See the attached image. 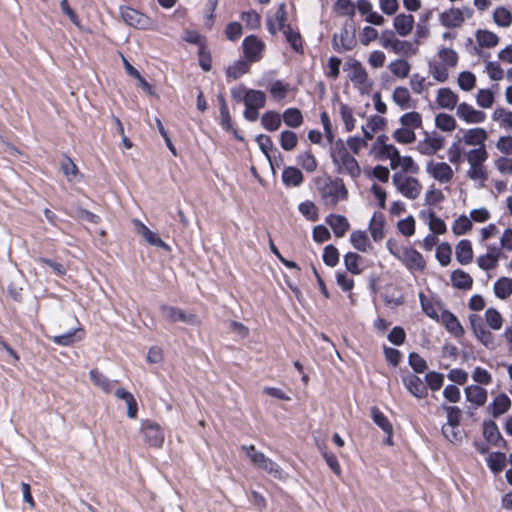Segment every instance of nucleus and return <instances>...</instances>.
<instances>
[{
    "label": "nucleus",
    "instance_id": "obj_1",
    "mask_svg": "<svg viewBox=\"0 0 512 512\" xmlns=\"http://www.w3.org/2000/svg\"><path fill=\"white\" fill-rule=\"evenodd\" d=\"M459 62V54L451 47L440 46L428 61V73L438 83H446Z\"/></svg>",
    "mask_w": 512,
    "mask_h": 512
},
{
    "label": "nucleus",
    "instance_id": "obj_2",
    "mask_svg": "<svg viewBox=\"0 0 512 512\" xmlns=\"http://www.w3.org/2000/svg\"><path fill=\"white\" fill-rule=\"evenodd\" d=\"M330 155L332 162L339 174L347 175L356 179L361 175V168L358 161L350 153L342 139L331 143Z\"/></svg>",
    "mask_w": 512,
    "mask_h": 512
},
{
    "label": "nucleus",
    "instance_id": "obj_3",
    "mask_svg": "<svg viewBox=\"0 0 512 512\" xmlns=\"http://www.w3.org/2000/svg\"><path fill=\"white\" fill-rule=\"evenodd\" d=\"M232 98L245 105L244 117L250 122L258 119V111L266 104V95L260 90L248 89L241 85L231 90Z\"/></svg>",
    "mask_w": 512,
    "mask_h": 512
},
{
    "label": "nucleus",
    "instance_id": "obj_4",
    "mask_svg": "<svg viewBox=\"0 0 512 512\" xmlns=\"http://www.w3.org/2000/svg\"><path fill=\"white\" fill-rule=\"evenodd\" d=\"M387 250L410 271H423L426 261L422 254L410 246L403 245L399 240L389 238Z\"/></svg>",
    "mask_w": 512,
    "mask_h": 512
},
{
    "label": "nucleus",
    "instance_id": "obj_5",
    "mask_svg": "<svg viewBox=\"0 0 512 512\" xmlns=\"http://www.w3.org/2000/svg\"><path fill=\"white\" fill-rule=\"evenodd\" d=\"M465 159L468 163L466 176L480 187H484L488 179V172L485 167V162L488 159L487 149H471L465 153Z\"/></svg>",
    "mask_w": 512,
    "mask_h": 512
},
{
    "label": "nucleus",
    "instance_id": "obj_6",
    "mask_svg": "<svg viewBox=\"0 0 512 512\" xmlns=\"http://www.w3.org/2000/svg\"><path fill=\"white\" fill-rule=\"evenodd\" d=\"M318 190L325 205L336 206L341 200H346L348 191L342 180L325 178L318 182Z\"/></svg>",
    "mask_w": 512,
    "mask_h": 512
},
{
    "label": "nucleus",
    "instance_id": "obj_7",
    "mask_svg": "<svg viewBox=\"0 0 512 512\" xmlns=\"http://www.w3.org/2000/svg\"><path fill=\"white\" fill-rule=\"evenodd\" d=\"M241 449L245 452L250 462L258 469L264 470L273 477L284 478L282 469L272 459L266 457L264 453L258 451L254 445H243Z\"/></svg>",
    "mask_w": 512,
    "mask_h": 512
},
{
    "label": "nucleus",
    "instance_id": "obj_8",
    "mask_svg": "<svg viewBox=\"0 0 512 512\" xmlns=\"http://www.w3.org/2000/svg\"><path fill=\"white\" fill-rule=\"evenodd\" d=\"M345 70L353 85L361 94H368L372 90L373 81L369 78L368 72L360 61L352 59L346 62Z\"/></svg>",
    "mask_w": 512,
    "mask_h": 512
},
{
    "label": "nucleus",
    "instance_id": "obj_9",
    "mask_svg": "<svg viewBox=\"0 0 512 512\" xmlns=\"http://www.w3.org/2000/svg\"><path fill=\"white\" fill-rule=\"evenodd\" d=\"M392 183L396 190L409 200L417 199L423 189L420 181L403 172H396L392 176Z\"/></svg>",
    "mask_w": 512,
    "mask_h": 512
},
{
    "label": "nucleus",
    "instance_id": "obj_10",
    "mask_svg": "<svg viewBox=\"0 0 512 512\" xmlns=\"http://www.w3.org/2000/svg\"><path fill=\"white\" fill-rule=\"evenodd\" d=\"M474 11L469 6L452 7L439 14V22L447 28H459L462 24L472 18Z\"/></svg>",
    "mask_w": 512,
    "mask_h": 512
},
{
    "label": "nucleus",
    "instance_id": "obj_11",
    "mask_svg": "<svg viewBox=\"0 0 512 512\" xmlns=\"http://www.w3.org/2000/svg\"><path fill=\"white\" fill-rule=\"evenodd\" d=\"M426 173L439 184H449L454 178V170L449 163L429 160L425 167Z\"/></svg>",
    "mask_w": 512,
    "mask_h": 512
},
{
    "label": "nucleus",
    "instance_id": "obj_12",
    "mask_svg": "<svg viewBox=\"0 0 512 512\" xmlns=\"http://www.w3.org/2000/svg\"><path fill=\"white\" fill-rule=\"evenodd\" d=\"M445 138L437 132H426L417 144V150L426 156H432L443 149Z\"/></svg>",
    "mask_w": 512,
    "mask_h": 512
},
{
    "label": "nucleus",
    "instance_id": "obj_13",
    "mask_svg": "<svg viewBox=\"0 0 512 512\" xmlns=\"http://www.w3.org/2000/svg\"><path fill=\"white\" fill-rule=\"evenodd\" d=\"M120 12L124 22L131 27L137 29H148L151 25V20L149 17L133 8L122 7Z\"/></svg>",
    "mask_w": 512,
    "mask_h": 512
},
{
    "label": "nucleus",
    "instance_id": "obj_14",
    "mask_svg": "<svg viewBox=\"0 0 512 512\" xmlns=\"http://www.w3.org/2000/svg\"><path fill=\"white\" fill-rule=\"evenodd\" d=\"M402 383L407 391L417 399H423L428 395L427 386L415 373L403 375Z\"/></svg>",
    "mask_w": 512,
    "mask_h": 512
},
{
    "label": "nucleus",
    "instance_id": "obj_15",
    "mask_svg": "<svg viewBox=\"0 0 512 512\" xmlns=\"http://www.w3.org/2000/svg\"><path fill=\"white\" fill-rule=\"evenodd\" d=\"M456 115L459 119L468 124L483 123L486 119V114L483 111L475 109L472 105L466 102L458 104L456 108Z\"/></svg>",
    "mask_w": 512,
    "mask_h": 512
},
{
    "label": "nucleus",
    "instance_id": "obj_16",
    "mask_svg": "<svg viewBox=\"0 0 512 512\" xmlns=\"http://www.w3.org/2000/svg\"><path fill=\"white\" fill-rule=\"evenodd\" d=\"M162 316L171 322H184L190 325H197L199 319L194 314H186L183 310L178 309L169 305H162L161 308Z\"/></svg>",
    "mask_w": 512,
    "mask_h": 512
},
{
    "label": "nucleus",
    "instance_id": "obj_17",
    "mask_svg": "<svg viewBox=\"0 0 512 512\" xmlns=\"http://www.w3.org/2000/svg\"><path fill=\"white\" fill-rule=\"evenodd\" d=\"M334 112L340 118L346 132H351L356 128L357 120L353 108L344 102L336 101L334 103Z\"/></svg>",
    "mask_w": 512,
    "mask_h": 512
},
{
    "label": "nucleus",
    "instance_id": "obj_18",
    "mask_svg": "<svg viewBox=\"0 0 512 512\" xmlns=\"http://www.w3.org/2000/svg\"><path fill=\"white\" fill-rule=\"evenodd\" d=\"M501 248L490 244L487 246L486 253L477 258V265L484 271L495 269L498 266L501 257Z\"/></svg>",
    "mask_w": 512,
    "mask_h": 512
},
{
    "label": "nucleus",
    "instance_id": "obj_19",
    "mask_svg": "<svg viewBox=\"0 0 512 512\" xmlns=\"http://www.w3.org/2000/svg\"><path fill=\"white\" fill-rule=\"evenodd\" d=\"M243 50L248 62H256L262 57L265 44L256 36L251 35L244 39Z\"/></svg>",
    "mask_w": 512,
    "mask_h": 512
},
{
    "label": "nucleus",
    "instance_id": "obj_20",
    "mask_svg": "<svg viewBox=\"0 0 512 512\" xmlns=\"http://www.w3.org/2000/svg\"><path fill=\"white\" fill-rule=\"evenodd\" d=\"M415 27V18L412 14L399 13L393 18V28L400 37L409 36Z\"/></svg>",
    "mask_w": 512,
    "mask_h": 512
},
{
    "label": "nucleus",
    "instance_id": "obj_21",
    "mask_svg": "<svg viewBox=\"0 0 512 512\" xmlns=\"http://www.w3.org/2000/svg\"><path fill=\"white\" fill-rule=\"evenodd\" d=\"M133 225L135 228V231L141 235L147 243H149L152 246L160 247L165 249L166 251L170 250V247L168 244H166L157 233L151 231L144 223H142L140 220L134 219Z\"/></svg>",
    "mask_w": 512,
    "mask_h": 512
},
{
    "label": "nucleus",
    "instance_id": "obj_22",
    "mask_svg": "<svg viewBox=\"0 0 512 512\" xmlns=\"http://www.w3.org/2000/svg\"><path fill=\"white\" fill-rule=\"evenodd\" d=\"M470 323L476 338L488 349L495 348L494 336L480 323L478 316H470Z\"/></svg>",
    "mask_w": 512,
    "mask_h": 512
},
{
    "label": "nucleus",
    "instance_id": "obj_23",
    "mask_svg": "<svg viewBox=\"0 0 512 512\" xmlns=\"http://www.w3.org/2000/svg\"><path fill=\"white\" fill-rule=\"evenodd\" d=\"M332 45L337 52L352 50L356 45V39L353 31L343 28L339 33L334 34Z\"/></svg>",
    "mask_w": 512,
    "mask_h": 512
},
{
    "label": "nucleus",
    "instance_id": "obj_24",
    "mask_svg": "<svg viewBox=\"0 0 512 512\" xmlns=\"http://www.w3.org/2000/svg\"><path fill=\"white\" fill-rule=\"evenodd\" d=\"M488 138V133L484 128L475 127L464 131L462 141L467 146H475V149L486 148L485 142Z\"/></svg>",
    "mask_w": 512,
    "mask_h": 512
},
{
    "label": "nucleus",
    "instance_id": "obj_25",
    "mask_svg": "<svg viewBox=\"0 0 512 512\" xmlns=\"http://www.w3.org/2000/svg\"><path fill=\"white\" fill-rule=\"evenodd\" d=\"M458 95L448 87L439 88L436 92V103L440 108L454 110L458 106Z\"/></svg>",
    "mask_w": 512,
    "mask_h": 512
},
{
    "label": "nucleus",
    "instance_id": "obj_26",
    "mask_svg": "<svg viewBox=\"0 0 512 512\" xmlns=\"http://www.w3.org/2000/svg\"><path fill=\"white\" fill-rule=\"evenodd\" d=\"M287 14L286 6L284 3L280 4L277 11L272 17L267 20L268 30L271 34H276L278 31H284L287 29Z\"/></svg>",
    "mask_w": 512,
    "mask_h": 512
},
{
    "label": "nucleus",
    "instance_id": "obj_27",
    "mask_svg": "<svg viewBox=\"0 0 512 512\" xmlns=\"http://www.w3.org/2000/svg\"><path fill=\"white\" fill-rule=\"evenodd\" d=\"M142 432L145 440L154 447H161L164 442V433L161 427L155 423H144Z\"/></svg>",
    "mask_w": 512,
    "mask_h": 512
},
{
    "label": "nucleus",
    "instance_id": "obj_28",
    "mask_svg": "<svg viewBox=\"0 0 512 512\" xmlns=\"http://www.w3.org/2000/svg\"><path fill=\"white\" fill-rule=\"evenodd\" d=\"M392 101L401 110H408L415 107V101L407 87L397 86L392 92Z\"/></svg>",
    "mask_w": 512,
    "mask_h": 512
},
{
    "label": "nucleus",
    "instance_id": "obj_29",
    "mask_svg": "<svg viewBox=\"0 0 512 512\" xmlns=\"http://www.w3.org/2000/svg\"><path fill=\"white\" fill-rule=\"evenodd\" d=\"M420 217L427 223L432 234L443 235L447 231L445 222L433 210L422 211Z\"/></svg>",
    "mask_w": 512,
    "mask_h": 512
},
{
    "label": "nucleus",
    "instance_id": "obj_30",
    "mask_svg": "<svg viewBox=\"0 0 512 512\" xmlns=\"http://www.w3.org/2000/svg\"><path fill=\"white\" fill-rule=\"evenodd\" d=\"M325 221L338 238L343 237L350 228L348 219L343 215L330 214L326 217Z\"/></svg>",
    "mask_w": 512,
    "mask_h": 512
},
{
    "label": "nucleus",
    "instance_id": "obj_31",
    "mask_svg": "<svg viewBox=\"0 0 512 512\" xmlns=\"http://www.w3.org/2000/svg\"><path fill=\"white\" fill-rule=\"evenodd\" d=\"M465 396L468 402L476 406H482L487 401V391L478 385H470L465 388Z\"/></svg>",
    "mask_w": 512,
    "mask_h": 512
},
{
    "label": "nucleus",
    "instance_id": "obj_32",
    "mask_svg": "<svg viewBox=\"0 0 512 512\" xmlns=\"http://www.w3.org/2000/svg\"><path fill=\"white\" fill-rule=\"evenodd\" d=\"M511 408V400L510 398L504 394H498L489 405V409L491 410V414L493 417H499L505 414Z\"/></svg>",
    "mask_w": 512,
    "mask_h": 512
},
{
    "label": "nucleus",
    "instance_id": "obj_33",
    "mask_svg": "<svg viewBox=\"0 0 512 512\" xmlns=\"http://www.w3.org/2000/svg\"><path fill=\"white\" fill-rule=\"evenodd\" d=\"M456 259L462 265H467L473 260V249L472 244L469 240L463 239L457 245L455 249Z\"/></svg>",
    "mask_w": 512,
    "mask_h": 512
},
{
    "label": "nucleus",
    "instance_id": "obj_34",
    "mask_svg": "<svg viewBox=\"0 0 512 512\" xmlns=\"http://www.w3.org/2000/svg\"><path fill=\"white\" fill-rule=\"evenodd\" d=\"M388 69L393 76L399 79H405L410 74L411 65L407 60L399 58L391 61L388 65Z\"/></svg>",
    "mask_w": 512,
    "mask_h": 512
},
{
    "label": "nucleus",
    "instance_id": "obj_35",
    "mask_svg": "<svg viewBox=\"0 0 512 512\" xmlns=\"http://www.w3.org/2000/svg\"><path fill=\"white\" fill-rule=\"evenodd\" d=\"M350 243L356 250L363 253L370 251L372 248L366 232L361 230H356L351 233Z\"/></svg>",
    "mask_w": 512,
    "mask_h": 512
},
{
    "label": "nucleus",
    "instance_id": "obj_36",
    "mask_svg": "<svg viewBox=\"0 0 512 512\" xmlns=\"http://www.w3.org/2000/svg\"><path fill=\"white\" fill-rule=\"evenodd\" d=\"M442 323L446 329L452 333L455 337H460L464 334V329L457 319V317L451 312L445 311L441 316Z\"/></svg>",
    "mask_w": 512,
    "mask_h": 512
},
{
    "label": "nucleus",
    "instance_id": "obj_37",
    "mask_svg": "<svg viewBox=\"0 0 512 512\" xmlns=\"http://www.w3.org/2000/svg\"><path fill=\"white\" fill-rule=\"evenodd\" d=\"M384 218L379 213H374L369 223V232L375 242H379L384 238Z\"/></svg>",
    "mask_w": 512,
    "mask_h": 512
},
{
    "label": "nucleus",
    "instance_id": "obj_38",
    "mask_svg": "<svg viewBox=\"0 0 512 512\" xmlns=\"http://www.w3.org/2000/svg\"><path fill=\"white\" fill-rule=\"evenodd\" d=\"M115 396L120 400H128L127 405V416L131 419L137 417L138 404L132 393L124 388H119L115 391Z\"/></svg>",
    "mask_w": 512,
    "mask_h": 512
},
{
    "label": "nucleus",
    "instance_id": "obj_39",
    "mask_svg": "<svg viewBox=\"0 0 512 512\" xmlns=\"http://www.w3.org/2000/svg\"><path fill=\"white\" fill-rule=\"evenodd\" d=\"M451 282L455 288L468 290L473 285L472 277L465 271L457 269L451 274Z\"/></svg>",
    "mask_w": 512,
    "mask_h": 512
},
{
    "label": "nucleus",
    "instance_id": "obj_40",
    "mask_svg": "<svg viewBox=\"0 0 512 512\" xmlns=\"http://www.w3.org/2000/svg\"><path fill=\"white\" fill-rule=\"evenodd\" d=\"M478 45L482 48H493L499 44V37L489 30H478L475 34Z\"/></svg>",
    "mask_w": 512,
    "mask_h": 512
},
{
    "label": "nucleus",
    "instance_id": "obj_41",
    "mask_svg": "<svg viewBox=\"0 0 512 512\" xmlns=\"http://www.w3.org/2000/svg\"><path fill=\"white\" fill-rule=\"evenodd\" d=\"M90 379L93 384L99 387L103 392L107 394L112 392L114 382L97 369H92L90 371Z\"/></svg>",
    "mask_w": 512,
    "mask_h": 512
},
{
    "label": "nucleus",
    "instance_id": "obj_42",
    "mask_svg": "<svg viewBox=\"0 0 512 512\" xmlns=\"http://www.w3.org/2000/svg\"><path fill=\"white\" fill-rule=\"evenodd\" d=\"M218 101H219V109H220V124H221V126L227 131H233L235 136L238 139L242 140V138L237 134V132L235 130H233L231 116H230L229 109H228V106H227V103H226L224 97L219 96Z\"/></svg>",
    "mask_w": 512,
    "mask_h": 512
},
{
    "label": "nucleus",
    "instance_id": "obj_43",
    "mask_svg": "<svg viewBox=\"0 0 512 512\" xmlns=\"http://www.w3.org/2000/svg\"><path fill=\"white\" fill-rule=\"evenodd\" d=\"M435 126L443 132L451 133L456 129L457 122L452 115L439 113L435 116Z\"/></svg>",
    "mask_w": 512,
    "mask_h": 512
},
{
    "label": "nucleus",
    "instance_id": "obj_44",
    "mask_svg": "<svg viewBox=\"0 0 512 512\" xmlns=\"http://www.w3.org/2000/svg\"><path fill=\"white\" fill-rule=\"evenodd\" d=\"M494 293L497 298L505 300L512 294V279L501 277L494 284Z\"/></svg>",
    "mask_w": 512,
    "mask_h": 512
},
{
    "label": "nucleus",
    "instance_id": "obj_45",
    "mask_svg": "<svg viewBox=\"0 0 512 512\" xmlns=\"http://www.w3.org/2000/svg\"><path fill=\"white\" fill-rule=\"evenodd\" d=\"M399 123L402 126L415 131L416 129H418L422 126L423 120H422V116L419 112L410 111V112L403 114L399 118Z\"/></svg>",
    "mask_w": 512,
    "mask_h": 512
},
{
    "label": "nucleus",
    "instance_id": "obj_46",
    "mask_svg": "<svg viewBox=\"0 0 512 512\" xmlns=\"http://www.w3.org/2000/svg\"><path fill=\"white\" fill-rule=\"evenodd\" d=\"M286 41L290 44L291 48L297 52H303V41L299 31L294 30L291 26H287V29L283 31Z\"/></svg>",
    "mask_w": 512,
    "mask_h": 512
},
{
    "label": "nucleus",
    "instance_id": "obj_47",
    "mask_svg": "<svg viewBox=\"0 0 512 512\" xmlns=\"http://www.w3.org/2000/svg\"><path fill=\"white\" fill-rule=\"evenodd\" d=\"M476 75L470 71H462L457 76L458 87L464 92H470L476 87Z\"/></svg>",
    "mask_w": 512,
    "mask_h": 512
},
{
    "label": "nucleus",
    "instance_id": "obj_48",
    "mask_svg": "<svg viewBox=\"0 0 512 512\" xmlns=\"http://www.w3.org/2000/svg\"><path fill=\"white\" fill-rule=\"evenodd\" d=\"M284 123L291 128H297L303 123V115L297 108H288L282 115Z\"/></svg>",
    "mask_w": 512,
    "mask_h": 512
},
{
    "label": "nucleus",
    "instance_id": "obj_49",
    "mask_svg": "<svg viewBox=\"0 0 512 512\" xmlns=\"http://www.w3.org/2000/svg\"><path fill=\"white\" fill-rule=\"evenodd\" d=\"M282 118L275 111H268L261 117V124L267 131H276L281 126Z\"/></svg>",
    "mask_w": 512,
    "mask_h": 512
},
{
    "label": "nucleus",
    "instance_id": "obj_50",
    "mask_svg": "<svg viewBox=\"0 0 512 512\" xmlns=\"http://www.w3.org/2000/svg\"><path fill=\"white\" fill-rule=\"evenodd\" d=\"M282 179L287 186L296 187L303 182V174L295 167H287L283 171Z\"/></svg>",
    "mask_w": 512,
    "mask_h": 512
},
{
    "label": "nucleus",
    "instance_id": "obj_51",
    "mask_svg": "<svg viewBox=\"0 0 512 512\" xmlns=\"http://www.w3.org/2000/svg\"><path fill=\"white\" fill-rule=\"evenodd\" d=\"M492 119L498 122L503 128L512 131V111L498 107L494 110Z\"/></svg>",
    "mask_w": 512,
    "mask_h": 512
},
{
    "label": "nucleus",
    "instance_id": "obj_52",
    "mask_svg": "<svg viewBox=\"0 0 512 512\" xmlns=\"http://www.w3.org/2000/svg\"><path fill=\"white\" fill-rule=\"evenodd\" d=\"M371 416L374 423L379 426L387 435L393 434V427L388 418L376 407L371 409Z\"/></svg>",
    "mask_w": 512,
    "mask_h": 512
},
{
    "label": "nucleus",
    "instance_id": "obj_53",
    "mask_svg": "<svg viewBox=\"0 0 512 512\" xmlns=\"http://www.w3.org/2000/svg\"><path fill=\"white\" fill-rule=\"evenodd\" d=\"M472 226L473 224L471 219L463 214L455 219L451 229L456 236H461L469 232L472 229Z\"/></svg>",
    "mask_w": 512,
    "mask_h": 512
},
{
    "label": "nucleus",
    "instance_id": "obj_54",
    "mask_svg": "<svg viewBox=\"0 0 512 512\" xmlns=\"http://www.w3.org/2000/svg\"><path fill=\"white\" fill-rule=\"evenodd\" d=\"M493 20L498 26L507 28L512 24V13L503 6L497 7L493 12Z\"/></svg>",
    "mask_w": 512,
    "mask_h": 512
},
{
    "label": "nucleus",
    "instance_id": "obj_55",
    "mask_svg": "<svg viewBox=\"0 0 512 512\" xmlns=\"http://www.w3.org/2000/svg\"><path fill=\"white\" fill-rule=\"evenodd\" d=\"M249 71V63L245 60H239L230 65L226 70L227 77L236 80Z\"/></svg>",
    "mask_w": 512,
    "mask_h": 512
},
{
    "label": "nucleus",
    "instance_id": "obj_56",
    "mask_svg": "<svg viewBox=\"0 0 512 512\" xmlns=\"http://www.w3.org/2000/svg\"><path fill=\"white\" fill-rule=\"evenodd\" d=\"M393 165H394V169L400 167L402 169L401 172L406 173V174L417 173L419 170L418 165L415 163V161L413 160V158L411 156L399 155V157L397 158V160L395 161V163Z\"/></svg>",
    "mask_w": 512,
    "mask_h": 512
},
{
    "label": "nucleus",
    "instance_id": "obj_57",
    "mask_svg": "<svg viewBox=\"0 0 512 512\" xmlns=\"http://www.w3.org/2000/svg\"><path fill=\"white\" fill-rule=\"evenodd\" d=\"M393 138L400 144H410L416 140L415 131L401 125L393 132Z\"/></svg>",
    "mask_w": 512,
    "mask_h": 512
},
{
    "label": "nucleus",
    "instance_id": "obj_58",
    "mask_svg": "<svg viewBox=\"0 0 512 512\" xmlns=\"http://www.w3.org/2000/svg\"><path fill=\"white\" fill-rule=\"evenodd\" d=\"M495 101L494 92L490 89H480L476 94V103L483 109H489Z\"/></svg>",
    "mask_w": 512,
    "mask_h": 512
},
{
    "label": "nucleus",
    "instance_id": "obj_59",
    "mask_svg": "<svg viewBox=\"0 0 512 512\" xmlns=\"http://www.w3.org/2000/svg\"><path fill=\"white\" fill-rule=\"evenodd\" d=\"M485 321L487 325L493 330H500L503 325V318L498 310L489 308L485 311Z\"/></svg>",
    "mask_w": 512,
    "mask_h": 512
},
{
    "label": "nucleus",
    "instance_id": "obj_60",
    "mask_svg": "<svg viewBox=\"0 0 512 512\" xmlns=\"http://www.w3.org/2000/svg\"><path fill=\"white\" fill-rule=\"evenodd\" d=\"M452 249L449 243L442 242L436 248V259L441 266H448L451 262Z\"/></svg>",
    "mask_w": 512,
    "mask_h": 512
},
{
    "label": "nucleus",
    "instance_id": "obj_61",
    "mask_svg": "<svg viewBox=\"0 0 512 512\" xmlns=\"http://www.w3.org/2000/svg\"><path fill=\"white\" fill-rule=\"evenodd\" d=\"M487 463H488L489 468L494 473H499L500 471H502L504 469L505 464H506L505 454L500 453V452L491 453V454H489V456L487 458Z\"/></svg>",
    "mask_w": 512,
    "mask_h": 512
},
{
    "label": "nucleus",
    "instance_id": "obj_62",
    "mask_svg": "<svg viewBox=\"0 0 512 512\" xmlns=\"http://www.w3.org/2000/svg\"><path fill=\"white\" fill-rule=\"evenodd\" d=\"M298 144V137L295 132L290 130H285L281 132L280 135V145L283 150L291 151L296 148Z\"/></svg>",
    "mask_w": 512,
    "mask_h": 512
},
{
    "label": "nucleus",
    "instance_id": "obj_63",
    "mask_svg": "<svg viewBox=\"0 0 512 512\" xmlns=\"http://www.w3.org/2000/svg\"><path fill=\"white\" fill-rule=\"evenodd\" d=\"M61 169L69 182H75L77 180L79 175L78 168L69 157H65L62 160Z\"/></svg>",
    "mask_w": 512,
    "mask_h": 512
},
{
    "label": "nucleus",
    "instance_id": "obj_64",
    "mask_svg": "<svg viewBox=\"0 0 512 512\" xmlns=\"http://www.w3.org/2000/svg\"><path fill=\"white\" fill-rule=\"evenodd\" d=\"M494 167L500 174L512 176V158L500 156L494 160Z\"/></svg>",
    "mask_w": 512,
    "mask_h": 512
}]
</instances>
